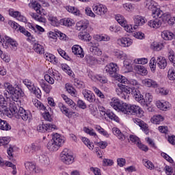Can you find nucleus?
I'll use <instances>...</instances> for the list:
<instances>
[{"label":"nucleus","mask_w":175,"mask_h":175,"mask_svg":"<svg viewBox=\"0 0 175 175\" xmlns=\"http://www.w3.org/2000/svg\"><path fill=\"white\" fill-rule=\"evenodd\" d=\"M18 116L22 118L23 121H28V122H31L32 120V113L29 111H27L24 109V108L20 107L16 116H12V117H16V118H18Z\"/></svg>","instance_id":"obj_8"},{"label":"nucleus","mask_w":175,"mask_h":175,"mask_svg":"<svg viewBox=\"0 0 175 175\" xmlns=\"http://www.w3.org/2000/svg\"><path fill=\"white\" fill-rule=\"evenodd\" d=\"M83 132L90 136H92L93 137H98V135L95 132V130H94L92 128L84 127Z\"/></svg>","instance_id":"obj_55"},{"label":"nucleus","mask_w":175,"mask_h":175,"mask_svg":"<svg viewBox=\"0 0 175 175\" xmlns=\"http://www.w3.org/2000/svg\"><path fill=\"white\" fill-rule=\"evenodd\" d=\"M92 10L97 16L103 17L107 13V7L103 4L98 3L92 5Z\"/></svg>","instance_id":"obj_11"},{"label":"nucleus","mask_w":175,"mask_h":175,"mask_svg":"<svg viewBox=\"0 0 175 175\" xmlns=\"http://www.w3.org/2000/svg\"><path fill=\"white\" fill-rule=\"evenodd\" d=\"M122 92L124 94H126V95H128V94H131L133 98H135V99L136 100V96L139 94V89L135 87L129 88L128 86L122 85Z\"/></svg>","instance_id":"obj_19"},{"label":"nucleus","mask_w":175,"mask_h":175,"mask_svg":"<svg viewBox=\"0 0 175 175\" xmlns=\"http://www.w3.org/2000/svg\"><path fill=\"white\" fill-rule=\"evenodd\" d=\"M85 59L87 64L91 66L98 64V59H96V57L91 55H86L85 57Z\"/></svg>","instance_id":"obj_36"},{"label":"nucleus","mask_w":175,"mask_h":175,"mask_svg":"<svg viewBox=\"0 0 175 175\" xmlns=\"http://www.w3.org/2000/svg\"><path fill=\"white\" fill-rule=\"evenodd\" d=\"M16 150H17V147L10 146L9 148L7 150L10 161H14L13 153L16 152Z\"/></svg>","instance_id":"obj_61"},{"label":"nucleus","mask_w":175,"mask_h":175,"mask_svg":"<svg viewBox=\"0 0 175 175\" xmlns=\"http://www.w3.org/2000/svg\"><path fill=\"white\" fill-rule=\"evenodd\" d=\"M0 106L1 107H10V98H5L2 94H0Z\"/></svg>","instance_id":"obj_45"},{"label":"nucleus","mask_w":175,"mask_h":175,"mask_svg":"<svg viewBox=\"0 0 175 175\" xmlns=\"http://www.w3.org/2000/svg\"><path fill=\"white\" fill-rule=\"evenodd\" d=\"M87 28H88V21H80L76 24V29L77 31H85Z\"/></svg>","instance_id":"obj_32"},{"label":"nucleus","mask_w":175,"mask_h":175,"mask_svg":"<svg viewBox=\"0 0 175 175\" xmlns=\"http://www.w3.org/2000/svg\"><path fill=\"white\" fill-rule=\"evenodd\" d=\"M33 50H34L35 53L37 54H44V46L39 43L34 42L33 45Z\"/></svg>","instance_id":"obj_39"},{"label":"nucleus","mask_w":175,"mask_h":175,"mask_svg":"<svg viewBox=\"0 0 175 175\" xmlns=\"http://www.w3.org/2000/svg\"><path fill=\"white\" fill-rule=\"evenodd\" d=\"M115 19L117 21L118 24L122 27V25H124L126 22L127 21L126 19H125V17L121 14H116L115 16Z\"/></svg>","instance_id":"obj_59"},{"label":"nucleus","mask_w":175,"mask_h":175,"mask_svg":"<svg viewBox=\"0 0 175 175\" xmlns=\"http://www.w3.org/2000/svg\"><path fill=\"white\" fill-rule=\"evenodd\" d=\"M40 85L41 88H42L43 91L46 92V94H50V91L52 90V87L50 85L44 83V81L42 80L40 81Z\"/></svg>","instance_id":"obj_48"},{"label":"nucleus","mask_w":175,"mask_h":175,"mask_svg":"<svg viewBox=\"0 0 175 175\" xmlns=\"http://www.w3.org/2000/svg\"><path fill=\"white\" fill-rule=\"evenodd\" d=\"M123 114H127L128 116H137V117L142 118L144 117V111H143L142 107L139 105H128L126 103Z\"/></svg>","instance_id":"obj_2"},{"label":"nucleus","mask_w":175,"mask_h":175,"mask_svg":"<svg viewBox=\"0 0 175 175\" xmlns=\"http://www.w3.org/2000/svg\"><path fill=\"white\" fill-rule=\"evenodd\" d=\"M164 15L165 14H163V11H162L159 8V5H158L157 7H156L155 9L152 10V16L154 18H158V17L161 18V17Z\"/></svg>","instance_id":"obj_41"},{"label":"nucleus","mask_w":175,"mask_h":175,"mask_svg":"<svg viewBox=\"0 0 175 175\" xmlns=\"http://www.w3.org/2000/svg\"><path fill=\"white\" fill-rule=\"evenodd\" d=\"M116 43L120 47H131V45L133 44V40L129 37H122L117 40Z\"/></svg>","instance_id":"obj_14"},{"label":"nucleus","mask_w":175,"mask_h":175,"mask_svg":"<svg viewBox=\"0 0 175 175\" xmlns=\"http://www.w3.org/2000/svg\"><path fill=\"white\" fill-rule=\"evenodd\" d=\"M149 66L151 72H152V73H155V70L157 69V59L154 57L151 58Z\"/></svg>","instance_id":"obj_60"},{"label":"nucleus","mask_w":175,"mask_h":175,"mask_svg":"<svg viewBox=\"0 0 175 175\" xmlns=\"http://www.w3.org/2000/svg\"><path fill=\"white\" fill-rule=\"evenodd\" d=\"M112 133L121 142H124V140H125V135L121 133V131L120 129H118V128L113 127L112 129Z\"/></svg>","instance_id":"obj_38"},{"label":"nucleus","mask_w":175,"mask_h":175,"mask_svg":"<svg viewBox=\"0 0 175 175\" xmlns=\"http://www.w3.org/2000/svg\"><path fill=\"white\" fill-rule=\"evenodd\" d=\"M66 10L68 12V13H72L74 16H79L80 15V10L77 9L76 7L68 5L66 6Z\"/></svg>","instance_id":"obj_47"},{"label":"nucleus","mask_w":175,"mask_h":175,"mask_svg":"<svg viewBox=\"0 0 175 175\" xmlns=\"http://www.w3.org/2000/svg\"><path fill=\"white\" fill-rule=\"evenodd\" d=\"M39 161L42 165H45L46 166H49L50 165V159L46 155L42 154L39 157Z\"/></svg>","instance_id":"obj_50"},{"label":"nucleus","mask_w":175,"mask_h":175,"mask_svg":"<svg viewBox=\"0 0 175 175\" xmlns=\"http://www.w3.org/2000/svg\"><path fill=\"white\" fill-rule=\"evenodd\" d=\"M165 47V45L162 42H153L150 44V49L153 50V51H161Z\"/></svg>","instance_id":"obj_37"},{"label":"nucleus","mask_w":175,"mask_h":175,"mask_svg":"<svg viewBox=\"0 0 175 175\" xmlns=\"http://www.w3.org/2000/svg\"><path fill=\"white\" fill-rule=\"evenodd\" d=\"M25 169H27L29 172L33 173V172H35L36 165H35V163L27 161L25 163Z\"/></svg>","instance_id":"obj_56"},{"label":"nucleus","mask_w":175,"mask_h":175,"mask_svg":"<svg viewBox=\"0 0 175 175\" xmlns=\"http://www.w3.org/2000/svg\"><path fill=\"white\" fill-rule=\"evenodd\" d=\"M113 55L118 59H122V61L126 59L129 56L121 50H116L113 51Z\"/></svg>","instance_id":"obj_34"},{"label":"nucleus","mask_w":175,"mask_h":175,"mask_svg":"<svg viewBox=\"0 0 175 175\" xmlns=\"http://www.w3.org/2000/svg\"><path fill=\"white\" fill-rule=\"evenodd\" d=\"M60 160L65 165H72L75 162V157L72 155L69 149L65 148L60 154Z\"/></svg>","instance_id":"obj_4"},{"label":"nucleus","mask_w":175,"mask_h":175,"mask_svg":"<svg viewBox=\"0 0 175 175\" xmlns=\"http://www.w3.org/2000/svg\"><path fill=\"white\" fill-rule=\"evenodd\" d=\"M78 38L81 40H84L85 42H90L92 37L87 31H81L78 34Z\"/></svg>","instance_id":"obj_35"},{"label":"nucleus","mask_w":175,"mask_h":175,"mask_svg":"<svg viewBox=\"0 0 175 175\" xmlns=\"http://www.w3.org/2000/svg\"><path fill=\"white\" fill-rule=\"evenodd\" d=\"M135 100L138 102V103H140L143 107H148V105L152 102V94L151 93H146L144 96L142 95L140 90H139Z\"/></svg>","instance_id":"obj_3"},{"label":"nucleus","mask_w":175,"mask_h":175,"mask_svg":"<svg viewBox=\"0 0 175 175\" xmlns=\"http://www.w3.org/2000/svg\"><path fill=\"white\" fill-rule=\"evenodd\" d=\"M134 70L137 75H140L141 76H147L148 75L147 68L144 66L135 65L134 66Z\"/></svg>","instance_id":"obj_29"},{"label":"nucleus","mask_w":175,"mask_h":175,"mask_svg":"<svg viewBox=\"0 0 175 175\" xmlns=\"http://www.w3.org/2000/svg\"><path fill=\"white\" fill-rule=\"evenodd\" d=\"M88 77L92 80V81H99L102 84H106L107 83V78L100 75H94L92 72H89Z\"/></svg>","instance_id":"obj_17"},{"label":"nucleus","mask_w":175,"mask_h":175,"mask_svg":"<svg viewBox=\"0 0 175 175\" xmlns=\"http://www.w3.org/2000/svg\"><path fill=\"white\" fill-rule=\"evenodd\" d=\"M164 21H167L170 25H174L175 24V16H172L170 14H164L163 17Z\"/></svg>","instance_id":"obj_43"},{"label":"nucleus","mask_w":175,"mask_h":175,"mask_svg":"<svg viewBox=\"0 0 175 175\" xmlns=\"http://www.w3.org/2000/svg\"><path fill=\"white\" fill-rule=\"evenodd\" d=\"M107 117L109 120H111L112 121H115L116 122H120V118H118V116H117L114 113H113V111H107Z\"/></svg>","instance_id":"obj_52"},{"label":"nucleus","mask_w":175,"mask_h":175,"mask_svg":"<svg viewBox=\"0 0 175 175\" xmlns=\"http://www.w3.org/2000/svg\"><path fill=\"white\" fill-rule=\"evenodd\" d=\"M7 91H9L11 95L10 102V109L7 111V116L10 118H13V116H17V111L18 109L16 107V102L18 100V98L24 96V92L21 88H14L13 85L10 83L5 84Z\"/></svg>","instance_id":"obj_1"},{"label":"nucleus","mask_w":175,"mask_h":175,"mask_svg":"<svg viewBox=\"0 0 175 175\" xmlns=\"http://www.w3.org/2000/svg\"><path fill=\"white\" fill-rule=\"evenodd\" d=\"M72 51L78 58H84V50H83V48L80 45H74L72 47Z\"/></svg>","instance_id":"obj_24"},{"label":"nucleus","mask_w":175,"mask_h":175,"mask_svg":"<svg viewBox=\"0 0 175 175\" xmlns=\"http://www.w3.org/2000/svg\"><path fill=\"white\" fill-rule=\"evenodd\" d=\"M116 80H117V81H119V83H122V84H126L127 85H133L135 88H137V90H139V87H140L139 82H137L136 79L128 80L126 77L121 75H117L116 76Z\"/></svg>","instance_id":"obj_5"},{"label":"nucleus","mask_w":175,"mask_h":175,"mask_svg":"<svg viewBox=\"0 0 175 175\" xmlns=\"http://www.w3.org/2000/svg\"><path fill=\"white\" fill-rule=\"evenodd\" d=\"M48 21H49L50 24L53 27H58L59 24V21L57 18V16H55L53 14L48 15Z\"/></svg>","instance_id":"obj_44"},{"label":"nucleus","mask_w":175,"mask_h":175,"mask_svg":"<svg viewBox=\"0 0 175 175\" xmlns=\"http://www.w3.org/2000/svg\"><path fill=\"white\" fill-rule=\"evenodd\" d=\"M109 105L111 106L116 111H121L124 113L126 103L121 102L120 99L113 97L109 102Z\"/></svg>","instance_id":"obj_6"},{"label":"nucleus","mask_w":175,"mask_h":175,"mask_svg":"<svg viewBox=\"0 0 175 175\" xmlns=\"http://www.w3.org/2000/svg\"><path fill=\"white\" fill-rule=\"evenodd\" d=\"M156 106L162 111H167V110H170V109H172V104H170L169 101L164 100H157L156 102Z\"/></svg>","instance_id":"obj_16"},{"label":"nucleus","mask_w":175,"mask_h":175,"mask_svg":"<svg viewBox=\"0 0 175 175\" xmlns=\"http://www.w3.org/2000/svg\"><path fill=\"white\" fill-rule=\"evenodd\" d=\"M0 129L1 131H10L12 126L5 120L0 119Z\"/></svg>","instance_id":"obj_49"},{"label":"nucleus","mask_w":175,"mask_h":175,"mask_svg":"<svg viewBox=\"0 0 175 175\" xmlns=\"http://www.w3.org/2000/svg\"><path fill=\"white\" fill-rule=\"evenodd\" d=\"M5 42L3 44V47L4 49H11L13 51H16L17 50V47H18V42H16V40L10 38V36H5Z\"/></svg>","instance_id":"obj_9"},{"label":"nucleus","mask_w":175,"mask_h":175,"mask_svg":"<svg viewBox=\"0 0 175 175\" xmlns=\"http://www.w3.org/2000/svg\"><path fill=\"white\" fill-rule=\"evenodd\" d=\"M65 88L67 92H68V94H70L71 96H76V90L73 88V86H72V85H70V83H66L65 85Z\"/></svg>","instance_id":"obj_53"},{"label":"nucleus","mask_w":175,"mask_h":175,"mask_svg":"<svg viewBox=\"0 0 175 175\" xmlns=\"http://www.w3.org/2000/svg\"><path fill=\"white\" fill-rule=\"evenodd\" d=\"M89 110L92 116H94L95 118H98V114H99V112L98 111V108L96 107V106L94 105H90L89 106Z\"/></svg>","instance_id":"obj_57"},{"label":"nucleus","mask_w":175,"mask_h":175,"mask_svg":"<svg viewBox=\"0 0 175 175\" xmlns=\"http://www.w3.org/2000/svg\"><path fill=\"white\" fill-rule=\"evenodd\" d=\"M33 103L35 107H37L39 110H46V107H44V105H43V104L38 99L33 100Z\"/></svg>","instance_id":"obj_64"},{"label":"nucleus","mask_w":175,"mask_h":175,"mask_svg":"<svg viewBox=\"0 0 175 175\" xmlns=\"http://www.w3.org/2000/svg\"><path fill=\"white\" fill-rule=\"evenodd\" d=\"M142 84L147 88H158L159 85L153 79L146 78L142 80Z\"/></svg>","instance_id":"obj_22"},{"label":"nucleus","mask_w":175,"mask_h":175,"mask_svg":"<svg viewBox=\"0 0 175 175\" xmlns=\"http://www.w3.org/2000/svg\"><path fill=\"white\" fill-rule=\"evenodd\" d=\"M148 27H150V28H152V29H158L162 26V21L158 18L150 20L148 22Z\"/></svg>","instance_id":"obj_26"},{"label":"nucleus","mask_w":175,"mask_h":175,"mask_svg":"<svg viewBox=\"0 0 175 175\" xmlns=\"http://www.w3.org/2000/svg\"><path fill=\"white\" fill-rule=\"evenodd\" d=\"M52 140L59 147L65 143V137L58 134L55 133L53 135Z\"/></svg>","instance_id":"obj_27"},{"label":"nucleus","mask_w":175,"mask_h":175,"mask_svg":"<svg viewBox=\"0 0 175 175\" xmlns=\"http://www.w3.org/2000/svg\"><path fill=\"white\" fill-rule=\"evenodd\" d=\"M104 70L111 77H114L115 76L116 79V76H117L116 75H117V72L120 70V67H118V64H117V63L111 62L105 66Z\"/></svg>","instance_id":"obj_7"},{"label":"nucleus","mask_w":175,"mask_h":175,"mask_svg":"<svg viewBox=\"0 0 175 175\" xmlns=\"http://www.w3.org/2000/svg\"><path fill=\"white\" fill-rule=\"evenodd\" d=\"M46 147L49 151H58L60 148L53 139L48 142Z\"/></svg>","instance_id":"obj_40"},{"label":"nucleus","mask_w":175,"mask_h":175,"mask_svg":"<svg viewBox=\"0 0 175 175\" xmlns=\"http://www.w3.org/2000/svg\"><path fill=\"white\" fill-rule=\"evenodd\" d=\"M30 1L29 3V7L34 9V10L38 14H42V5L38 3V1H33V0H28Z\"/></svg>","instance_id":"obj_30"},{"label":"nucleus","mask_w":175,"mask_h":175,"mask_svg":"<svg viewBox=\"0 0 175 175\" xmlns=\"http://www.w3.org/2000/svg\"><path fill=\"white\" fill-rule=\"evenodd\" d=\"M133 61L129 56L123 61L122 70L124 71V73H129L133 70V64H132Z\"/></svg>","instance_id":"obj_18"},{"label":"nucleus","mask_w":175,"mask_h":175,"mask_svg":"<svg viewBox=\"0 0 175 175\" xmlns=\"http://www.w3.org/2000/svg\"><path fill=\"white\" fill-rule=\"evenodd\" d=\"M45 59L49 61V62H51L52 64H58V59L55 57V56L51 53H46L44 55Z\"/></svg>","instance_id":"obj_42"},{"label":"nucleus","mask_w":175,"mask_h":175,"mask_svg":"<svg viewBox=\"0 0 175 175\" xmlns=\"http://www.w3.org/2000/svg\"><path fill=\"white\" fill-rule=\"evenodd\" d=\"M19 31L21 33H23V35H25V36H27V42H30V43H36V38L31 34L28 30L25 29L24 27H19Z\"/></svg>","instance_id":"obj_21"},{"label":"nucleus","mask_w":175,"mask_h":175,"mask_svg":"<svg viewBox=\"0 0 175 175\" xmlns=\"http://www.w3.org/2000/svg\"><path fill=\"white\" fill-rule=\"evenodd\" d=\"M61 23L66 27H72L75 24V21L70 18H65L61 21Z\"/></svg>","instance_id":"obj_58"},{"label":"nucleus","mask_w":175,"mask_h":175,"mask_svg":"<svg viewBox=\"0 0 175 175\" xmlns=\"http://www.w3.org/2000/svg\"><path fill=\"white\" fill-rule=\"evenodd\" d=\"M81 140L83 142V143L89 148V150H94V143H92L90 139L85 137H82L81 138Z\"/></svg>","instance_id":"obj_51"},{"label":"nucleus","mask_w":175,"mask_h":175,"mask_svg":"<svg viewBox=\"0 0 175 175\" xmlns=\"http://www.w3.org/2000/svg\"><path fill=\"white\" fill-rule=\"evenodd\" d=\"M94 128L98 132V133H100V135H102V136H105V137H109L110 136L109 133L100 125H94Z\"/></svg>","instance_id":"obj_46"},{"label":"nucleus","mask_w":175,"mask_h":175,"mask_svg":"<svg viewBox=\"0 0 175 175\" xmlns=\"http://www.w3.org/2000/svg\"><path fill=\"white\" fill-rule=\"evenodd\" d=\"M150 121L152 124H159L163 121V117L161 115H156L152 117Z\"/></svg>","instance_id":"obj_54"},{"label":"nucleus","mask_w":175,"mask_h":175,"mask_svg":"<svg viewBox=\"0 0 175 175\" xmlns=\"http://www.w3.org/2000/svg\"><path fill=\"white\" fill-rule=\"evenodd\" d=\"M133 20L134 23V29H137L139 27H143V25H144V24L147 23V19L146 18V17L140 15H135L133 17Z\"/></svg>","instance_id":"obj_13"},{"label":"nucleus","mask_w":175,"mask_h":175,"mask_svg":"<svg viewBox=\"0 0 175 175\" xmlns=\"http://www.w3.org/2000/svg\"><path fill=\"white\" fill-rule=\"evenodd\" d=\"M161 36L163 40L166 41L173 40V39H175V34L169 30H163L161 31Z\"/></svg>","instance_id":"obj_25"},{"label":"nucleus","mask_w":175,"mask_h":175,"mask_svg":"<svg viewBox=\"0 0 175 175\" xmlns=\"http://www.w3.org/2000/svg\"><path fill=\"white\" fill-rule=\"evenodd\" d=\"M133 121L134 124L139 126L142 131H143L146 135H148V133H150V129H148V124H147V123L139 118H134L133 119Z\"/></svg>","instance_id":"obj_20"},{"label":"nucleus","mask_w":175,"mask_h":175,"mask_svg":"<svg viewBox=\"0 0 175 175\" xmlns=\"http://www.w3.org/2000/svg\"><path fill=\"white\" fill-rule=\"evenodd\" d=\"M58 107L60 109V111L68 117V118H76V117H79V113L75 111H69V108L66 107V105L62 103H59L58 104Z\"/></svg>","instance_id":"obj_10"},{"label":"nucleus","mask_w":175,"mask_h":175,"mask_svg":"<svg viewBox=\"0 0 175 175\" xmlns=\"http://www.w3.org/2000/svg\"><path fill=\"white\" fill-rule=\"evenodd\" d=\"M23 84H25V85H26L28 90H29L31 92L33 91L35 89V85L29 79H25L23 81Z\"/></svg>","instance_id":"obj_62"},{"label":"nucleus","mask_w":175,"mask_h":175,"mask_svg":"<svg viewBox=\"0 0 175 175\" xmlns=\"http://www.w3.org/2000/svg\"><path fill=\"white\" fill-rule=\"evenodd\" d=\"M145 8L146 9H148V10H150V12H152L154 9H156L158 6V3L155 2L154 0H146L144 2Z\"/></svg>","instance_id":"obj_31"},{"label":"nucleus","mask_w":175,"mask_h":175,"mask_svg":"<svg viewBox=\"0 0 175 175\" xmlns=\"http://www.w3.org/2000/svg\"><path fill=\"white\" fill-rule=\"evenodd\" d=\"M90 51L93 55H97L98 57H100L102 55L103 52L102 49L99 48V42H96L95 41H90L89 42Z\"/></svg>","instance_id":"obj_12"},{"label":"nucleus","mask_w":175,"mask_h":175,"mask_svg":"<svg viewBox=\"0 0 175 175\" xmlns=\"http://www.w3.org/2000/svg\"><path fill=\"white\" fill-rule=\"evenodd\" d=\"M82 94L85 99L88 100V102H90V103H94V102H95L96 98L94 92L88 90H83Z\"/></svg>","instance_id":"obj_23"},{"label":"nucleus","mask_w":175,"mask_h":175,"mask_svg":"<svg viewBox=\"0 0 175 175\" xmlns=\"http://www.w3.org/2000/svg\"><path fill=\"white\" fill-rule=\"evenodd\" d=\"M157 64L159 69H165V68L167 66V62L166 61V59L162 56H159L157 57Z\"/></svg>","instance_id":"obj_33"},{"label":"nucleus","mask_w":175,"mask_h":175,"mask_svg":"<svg viewBox=\"0 0 175 175\" xmlns=\"http://www.w3.org/2000/svg\"><path fill=\"white\" fill-rule=\"evenodd\" d=\"M61 80V77L59 76V72L57 71L53 72L51 74H46L44 75V79L49 84H54L55 80Z\"/></svg>","instance_id":"obj_15"},{"label":"nucleus","mask_w":175,"mask_h":175,"mask_svg":"<svg viewBox=\"0 0 175 175\" xmlns=\"http://www.w3.org/2000/svg\"><path fill=\"white\" fill-rule=\"evenodd\" d=\"M167 77L169 80H171L172 81H174L175 80V66L172 67L169 69L167 72Z\"/></svg>","instance_id":"obj_63"},{"label":"nucleus","mask_w":175,"mask_h":175,"mask_svg":"<svg viewBox=\"0 0 175 175\" xmlns=\"http://www.w3.org/2000/svg\"><path fill=\"white\" fill-rule=\"evenodd\" d=\"M61 96L62 99L65 101L66 105H68L71 109H72L73 110L77 109V105H76V103H75L73 100L70 99L65 94H62Z\"/></svg>","instance_id":"obj_28"}]
</instances>
